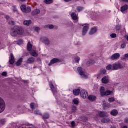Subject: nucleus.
<instances>
[{"instance_id":"nucleus-1","label":"nucleus","mask_w":128,"mask_h":128,"mask_svg":"<svg viewBox=\"0 0 128 128\" xmlns=\"http://www.w3.org/2000/svg\"><path fill=\"white\" fill-rule=\"evenodd\" d=\"M24 34V30L21 27L15 26L10 30V34L12 36H16L18 34L22 36Z\"/></svg>"},{"instance_id":"nucleus-2","label":"nucleus","mask_w":128,"mask_h":128,"mask_svg":"<svg viewBox=\"0 0 128 128\" xmlns=\"http://www.w3.org/2000/svg\"><path fill=\"white\" fill-rule=\"evenodd\" d=\"M120 68H124V66L120 62H115L112 64V70H118Z\"/></svg>"},{"instance_id":"nucleus-3","label":"nucleus","mask_w":128,"mask_h":128,"mask_svg":"<svg viewBox=\"0 0 128 128\" xmlns=\"http://www.w3.org/2000/svg\"><path fill=\"white\" fill-rule=\"evenodd\" d=\"M83 26V28L82 30V36H86V32H88V29L90 28V25L88 24H84Z\"/></svg>"},{"instance_id":"nucleus-4","label":"nucleus","mask_w":128,"mask_h":128,"mask_svg":"<svg viewBox=\"0 0 128 128\" xmlns=\"http://www.w3.org/2000/svg\"><path fill=\"white\" fill-rule=\"evenodd\" d=\"M40 40L46 46H50V39L48 37H42L40 38Z\"/></svg>"},{"instance_id":"nucleus-5","label":"nucleus","mask_w":128,"mask_h":128,"mask_svg":"<svg viewBox=\"0 0 128 128\" xmlns=\"http://www.w3.org/2000/svg\"><path fill=\"white\" fill-rule=\"evenodd\" d=\"M77 70L79 73V74L82 76V78H88V76L84 74V70H82L81 67H78Z\"/></svg>"},{"instance_id":"nucleus-6","label":"nucleus","mask_w":128,"mask_h":128,"mask_svg":"<svg viewBox=\"0 0 128 128\" xmlns=\"http://www.w3.org/2000/svg\"><path fill=\"white\" fill-rule=\"evenodd\" d=\"M80 94L82 98H86L88 96V91H86V90H82L80 92Z\"/></svg>"},{"instance_id":"nucleus-7","label":"nucleus","mask_w":128,"mask_h":128,"mask_svg":"<svg viewBox=\"0 0 128 128\" xmlns=\"http://www.w3.org/2000/svg\"><path fill=\"white\" fill-rule=\"evenodd\" d=\"M6 109V103L4 100L2 98H0V112H2Z\"/></svg>"},{"instance_id":"nucleus-8","label":"nucleus","mask_w":128,"mask_h":128,"mask_svg":"<svg viewBox=\"0 0 128 128\" xmlns=\"http://www.w3.org/2000/svg\"><path fill=\"white\" fill-rule=\"evenodd\" d=\"M120 56V54L115 53L112 55V56H110V60H118V58H119Z\"/></svg>"},{"instance_id":"nucleus-9","label":"nucleus","mask_w":128,"mask_h":128,"mask_svg":"<svg viewBox=\"0 0 128 128\" xmlns=\"http://www.w3.org/2000/svg\"><path fill=\"white\" fill-rule=\"evenodd\" d=\"M59 62L60 60L58 58H54L50 61V63L48 64V66H50L52 64H56V62Z\"/></svg>"},{"instance_id":"nucleus-10","label":"nucleus","mask_w":128,"mask_h":128,"mask_svg":"<svg viewBox=\"0 0 128 128\" xmlns=\"http://www.w3.org/2000/svg\"><path fill=\"white\" fill-rule=\"evenodd\" d=\"M36 62V58L34 57L29 58L26 61V64H34Z\"/></svg>"},{"instance_id":"nucleus-11","label":"nucleus","mask_w":128,"mask_h":128,"mask_svg":"<svg viewBox=\"0 0 128 128\" xmlns=\"http://www.w3.org/2000/svg\"><path fill=\"white\" fill-rule=\"evenodd\" d=\"M102 84H108L110 82V79H108V76H104L102 78Z\"/></svg>"},{"instance_id":"nucleus-12","label":"nucleus","mask_w":128,"mask_h":128,"mask_svg":"<svg viewBox=\"0 0 128 128\" xmlns=\"http://www.w3.org/2000/svg\"><path fill=\"white\" fill-rule=\"evenodd\" d=\"M49 85H50V86L54 96H56V88L54 86V84H52V82H50L49 84Z\"/></svg>"},{"instance_id":"nucleus-13","label":"nucleus","mask_w":128,"mask_h":128,"mask_svg":"<svg viewBox=\"0 0 128 128\" xmlns=\"http://www.w3.org/2000/svg\"><path fill=\"white\" fill-rule=\"evenodd\" d=\"M98 32V28L96 27H93L91 28L90 32H89V34L90 35L94 34H96Z\"/></svg>"},{"instance_id":"nucleus-14","label":"nucleus","mask_w":128,"mask_h":128,"mask_svg":"<svg viewBox=\"0 0 128 128\" xmlns=\"http://www.w3.org/2000/svg\"><path fill=\"white\" fill-rule=\"evenodd\" d=\"M88 98L90 102H94V100H96V96L94 95H90L88 96Z\"/></svg>"},{"instance_id":"nucleus-15","label":"nucleus","mask_w":128,"mask_h":128,"mask_svg":"<svg viewBox=\"0 0 128 128\" xmlns=\"http://www.w3.org/2000/svg\"><path fill=\"white\" fill-rule=\"evenodd\" d=\"M9 63L10 64H12L14 63V54H10V58L9 60Z\"/></svg>"},{"instance_id":"nucleus-16","label":"nucleus","mask_w":128,"mask_h":128,"mask_svg":"<svg viewBox=\"0 0 128 128\" xmlns=\"http://www.w3.org/2000/svg\"><path fill=\"white\" fill-rule=\"evenodd\" d=\"M100 96H104V94L106 92V90L104 88V87L101 86L100 90Z\"/></svg>"},{"instance_id":"nucleus-17","label":"nucleus","mask_w":128,"mask_h":128,"mask_svg":"<svg viewBox=\"0 0 128 128\" xmlns=\"http://www.w3.org/2000/svg\"><path fill=\"white\" fill-rule=\"evenodd\" d=\"M30 56H34V58H36V56H38V54L34 50H30Z\"/></svg>"},{"instance_id":"nucleus-18","label":"nucleus","mask_w":128,"mask_h":128,"mask_svg":"<svg viewBox=\"0 0 128 128\" xmlns=\"http://www.w3.org/2000/svg\"><path fill=\"white\" fill-rule=\"evenodd\" d=\"M40 12V11L38 9L34 10L32 12V16H36L39 14Z\"/></svg>"},{"instance_id":"nucleus-19","label":"nucleus","mask_w":128,"mask_h":128,"mask_svg":"<svg viewBox=\"0 0 128 128\" xmlns=\"http://www.w3.org/2000/svg\"><path fill=\"white\" fill-rule=\"evenodd\" d=\"M112 94V96H114V92L112 91H110L109 90H106L105 91V93L104 94V96H110Z\"/></svg>"},{"instance_id":"nucleus-20","label":"nucleus","mask_w":128,"mask_h":128,"mask_svg":"<svg viewBox=\"0 0 128 128\" xmlns=\"http://www.w3.org/2000/svg\"><path fill=\"white\" fill-rule=\"evenodd\" d=\"M128 9V4H124V6H122L120 8V10L122 12H126Z\"/></svg>"},{"instance_id":"nucleus-21","label":"nucleus","mask_w":128,"mask_h":128,"mask_svg":"<svg viewBox=\"0 0 128 128\" xmlns=\"http://www.w3.org/2000/svg\"><path fill=\"white\" fill-rule=\"evenodd\" d=\"M98 114H99V116L101 118H104V116H106V112H105L98 111Z\"/></svg>"},{"instance_id":"nucleus-22","label":"nucleus","mask_w":128,"mask_h":128,"mask_svg":"<svg viewBox=\"0 0 128 128\" xmlns=\"http://www.w3.org/2000/svg\"><path fill=\"white\" fill-rule=\"evenodd\" d=\"M73 94L74 96H78L80 94V89H75L73 90Z\"/></svg>"},{"instance_id":"nucleus-23","label":"nucleus","mask_w":128,"mask_h":128,"mask_svg":"<svg viewBox=\"0 0 128 128\" xmlns=\"http://www.w3.org/2000/svg\"><path fill=\"white\" fill-rule=\"evenodd\" d=\"M118 114V110L116 109L112 110L110 112L111 116H117Z\"/></svg>"},{"instance_id":"nucleus-24","label":"nucleus","mask_w":128,"mask_h":128,"mask_svg":"<svg viewBox=\"0 0 128 128\" xmlns=\"http://www.w3.org/2000/svg\"><path fill=\"white\" fill-rule=\"evenodd\" d=\"M30 24H32V20H26L24 22V25L26 26H28Z\"/></svg>"},{"instance_id":"nucleus-25","label":"nucleus","mask_w":128,"mask_h":128,"mask_svg":"<svg viewBox=\"0 0 128 128\" xmlns=\"http://www.w3.org/2000/svg\"><path fill=\"white\" fill-rule=\"evenodd\" d=\"M14 44H18V46H20V44H24V40L20 39L18 40V42L14 41Z\"/></svg>"},{"instance_id":"nucleus-26","label":"nucleus","mask_w":128,"mask_h":128,"mask_svg":"<svg viewBox=\"0 0 128 128\" xmlns=\"http://www.w3.org/2000/svg\"><path fill=\"white\" fill-rule=\"evenodd\" d=\"M30 106L32 110L34 109L35 108H38V104L37 103H34V102H32L30 104Z\"/></svg>"},{"instance_id":"nucleus-27","label":"nucleus","mask_w":128,"mask_h":128,"mask_svg":"<svg viewBox=\"0 0 128 128\" xmlns=\"http://www.w3.org/2000/svg\"><path fill=\"white\" fill-rule=\"evenodd\" d=\"M71 17L74 20H76L78 18V16H76V14L74 12H72L71 14Z\"/></svg>"},{"instance_id":"nucleus-28","label":"nucleus","mask_w":128,"mask_h":128,"mask_svg":"<svg viewBox=\"0 0 128 128\" xmlns=\"http://www.w3.org/2000/svg\"><path fill=\"white\" fill-rule=\"evenodd\" d=\"M32 12V8L30 6L26 7L25 11H24V12L25 14H28V12Z\"/></svg>"},{"instance_id":"nucleus-29","label":"nucleus","mask_w":128,"mask_h":128,"mask_svg":"<svg viewBox=\"0 0 128 128\" xmlns=\"http://www.w3.org/2000/svg\"><path fill=\"white\" fill-rule=\"evenodd\" d=\"M54 28V26L52 24H48L44 26V28H50V30H52Z\"/></svg>"},{"instance_id":"nucleus-30","label":"nucleus","mask_w":128,"mask_h":128,"mask_svg":"<svg viewBox=\"0 0 128 128\" xmlns=\"http://www.w3.org/2000/svg\"><path fill=\"white\" fill-rule=\"evenodd\" d=\"M50 118V114L48 113H45L42 116L43 120H48Z\"/></svg>"},{"instance_id":"nucleus-31","label":"nucleus","mask_w":128,"mask_h":128,"mask_svg":"<svg viewBox=\"0 0 128 128\" xmlns=\"http://www.w3.org/2000/svg\"><path fill=\"white\" fill-rule=\"evenodd\" d=\"M22 58H20L19 60H18L16 63V66H20L22 64Z\"/></svg>"},{"instance_id":"nucleus-32","label":"nucleus","mask_w":128,"mask_h":128,"mask_svg":"<svg viewBox=\"0 0 128 128\" xmlns=\"http://www.w3.org/2000/svg\"><path fill=\"white\" fill-rule=\"evenodd\" d=\"M12 8L14 12L16 14H18V9H16V6H12Z\"/></svg>"},{"instance_id":"nucleus-33","label":"nucleus","mask_w":128,"mask_h":128,"mask_svg":"<svg viewBox=\"0 0 128 128\" xmlns=\"http://www.w3.org/2000/svg\"><path fill=\"white\" fill-rule=\"evenodd\" d=\"M103 106L104 108H110V104L108 102H106L105 104L104 103L103 104Z\"/></svg>"},{"instance_id":"nucleus-34","label":"nucleus","mask_w":128,"mask_h":128,"mask_svg":"<svg viewBox=\"0 0 128 128\" xmlns=\"http://www.w3.org/2000/svg\"><path fill=\"white\" fill-rule=\"evenodd\" d=\"M115 28L116 30H120V28H122V25H120V24H117Z\"/></svg>"},{"instance_id":"nucleus-35","label":"nucleus","mask_w":128,"mask_h":128,"mask_svg":"<svg viewBox=\"0 0 128 128\" xmlns=\"http://www.w3.org/2000/svg\"><path fill=\"white\" fill-rule=\"evenodd\" d=\"M32 44L28 43L27 44V50H28V52H30L32 50Z\"/></svg>"},{"instance_id":"nucleus-36","label":"nucleus","mask_w":128,"mask_h":128,"mask_svg":"<svg viewBox=\"0 0 128 128\" xmlns=\"http://www.w3.org/2000/svg\"><path fill=\"white\" fill-rule=\"evenodd\" d=\"M26 5L24 4H22L21 6H20V10H21L23 12H24V11L26 10Z\"/></svg>"},{"instance_id":"nucleus-37","label":"nucleus","mask_w":128,"mask_h":128,"mask_svg":"<svg viewBox=\"0 0 128 128\" xmlns=\"http://www.w3.org/2000/svg\"><path fill=\"white\" fill-rule=\"evenodd\" d=\"M34 114H37L38 116H42V113L40 112L39 110L36 109L34 112Z\"/></svg>"},{"instance_id":"nucleus-38","label":"nucleus","mask_w":128,"mask_h":128,"mask_svg":"<svg viewBox=\"0 0 128 128\" xmlns=\"http://www.w3.org/2000/svg\"><path fill=\"white\" fill-rule=\"evenodd\" d=\"M106 70H112V65L109 64L106 67Z\"/></svg>"},{"instance_id":"nucleus-39","label":"nucleus","mask_w":128,"mask_h":128,"mask_svg":"<svg viewBox=\"0 0 128 128\" xmlns=\"http://www.w3.org/2000/svg\"><path fill=\"white\" fill-rule=\"evenodd\" d=\"M94 60H89L87 62V64H88V66H90L92 64H94Z\"/></svg>"},{"instance_id":"nucleus-40","label":"nucleus","mask_w":128,"mask_h":128,"mask_svg":"<svg viewBox=\"0 0 128 128\" xmlns=\"http://www.w3.org/2000/svg\"><path fill=\"white\" fill-rule=\"evenodd\" d=\"M6 120L4 118L0 120V124L4 126V124H6Z\"/></svg>"},{"instance_id":"nucleus-41","label":"nucleus","mask_w":128,"mask_h":128,"mask_svg":"<svg viewBox=\"0 0 128 128\" xmlns=\"http://www.w3.org/2000/svg\"><path fill=\"white\" fill-rule=\"evenodd\" d=\"M53 0H44L45 4H52Z\"/></svg>"},{"instance_id":"nucleus-42","label":"nucleus","mask_w":128,"mask_h":128,"mask_svg":"<svg viewBox=\"0 0 128 128\" xmlns=\"http://www.w3.org/2000/svg\"><path fill=\"white\" fill-rule=\"evenodd\" d=\"M82 10H84V7L82 6H78L76 8V10L80 12H82Z\"/></svg>"},{"instance_id":"nucleus-43","label":"nucleus","mask_w":128,"mask_h":128,"mask_svg":"<svg viewBox=\"0 0 128 128\" xmlns=\"http://www.w3.org/2000/svg\"><path fill=\"white\" fill-rule=\"evenodd\" d=\"M108 100L110 102H114V100H116V98H114V97H111L108 98Z\"/></svg>"},{"instance_id":"nucleus-44","label":"nucleus","mask_w":128,"mask_h":128,"mask_svg":"<svg viewBox=\"0 0 128 128\" xmlns=\"http://www.w3.org/2000/svg\"><path fill=\"white\" fill-rule=\"evenodd\" d=\"M74 60L75 62H80V57L77 56L75 57Z\"/></svg>"},{"instance_id":"nucleus-45","label":"nucleus","mask_w":128,"mask_h":128,"mask_svg":"<svg viewBox=\"0 0 128 128\" xmlns=\"http://www.w3.org/2000/svg\"><path fill=\"white\" fill-rule=\"evenodd\" d=\"M110 38H116V34L114 33L110 35Z\"/></svg>"},{"instance_id":"nucleus-46","label":"nucleus","mask_w":128,"mask_h":128,"mask_svg":"<svg viewBox=\"0 0 128 128\" xmlns=\"http://www.w3.org/2000/svg\"><path fill=\"white\" fill-rule=\"evenodd\" d=\"M72 112H76V106H72Z\"/></svg>"},{"instance_id":"nucleus-47","label":"nucleus","mask_w":128,"mask_h":128,"mask_svg":"<svg viewBox=\"0 0 128 128\" xmlns=\"http://www.w3.org/2000/svg\"><path fill=\"white\" fill-rule=\"evenodd\" d=\"M73 102L74 104H78V100L76 99H74L73 100Z\"/></svg>"},{"instance_id":"nucleus-48","label":"nucleus","mask_w":128,"mask_h":128,"mask_svg":"<svg viewBox=\"0 0 128 128\" xmlns=\"http://www.w3.org/2000/svg\"><path fill=\"white\" fill-rule=\"evenodd\" d=\"M70 124L72 126V128H74L76 126V122H74V121H72V122H71Z\"/></svg>"},{"instance_id":"nucleus-49","label":"nucleus","mask_w":128,"mask_h":128,"mask_svg":"<svg viewBox=\"0 0 128 128\" xmlns=\"http://www.w3.org/2000/svg\"><path fill=\"white\" fill-rule=\"evenodd\" d=\"M126 43H123L121 44L120 46H121V48H126Z\"/></svg>"},{"instance_id":"nucleus-50","label":"nucleus","mask_w":128,"mask_h":128,"mask_svg":"<svg viewBox=\"0 0 128 128\" xmlns=\"http://www.w3.org/2000/svg\"><path fill=\"white\" fill-rule=\"evenodd\" d=\"M1 74L3 76H8V73L6 72H2V74Z\"/></svg>"},{"instance_id":"nucleus-51","label":"nucleus","mask_w":128,"mask_h":128,"mask_svg":"<svg viewBox=\"0 0 128 128\" xmlns=\"http://www.w3.org/2000/svg\"><path fill=\"white\" fill-rule=\"evenodd\" d=\"M34 30L36 32H38V30H40V28L39 27H36Z\"/></svg>"},{"instance_id":"nucleus-52","label":"nucleus","mask_w":128,"mask_h":128,"mask_svg":"<svg viewBox=\"0 0 128 128\" xmlns=\"http://www.w3.org/2000/svg\"><path fill=\"white\" fill-rule=\"evenodd\" d=\"M124 122L126 124H128V118H126L124 119Z\"/></svg>"},{"instance_id":"nucleus-53","label":"nucleus","mask_w":128,"mask_h":128,"mask_svg":"<svg viewBox=\"0 0 128 128\" xmlns=\"http://www.w3.org/2000/svg\"><path fill=\"white\" fill-rule=\"evenodd\" d=\"M106 122H110V119L108 118H106Z\"/></svg>"},{"instance_id":"nucleus-54","label":"nucleus","mask_w":128,"mask_h":128,"mask_svg":"<svg viewBox=\"0 0 128 128\" xmlns=\"http://www.w3.org/2000/svg\"><path fill=\"white\" fill-rule=\"evenodd\" d=\"M102 122H106V118H104L101 120Z\"/></svg>"},{"instance_id":"nucleus-55","label":"nucleus","mask_w":128,"mask_h":128,"mask_svg":"<svg viewBox=\"0 0 128 128\" xmlns=\"http://www.w3.org/2000/svg\"><path fill=\"white\" fill-rule=\"evenodd\" d=\"M9 24H14V21H10V22H9Z\"/></svg>"},{"instance_id":"nucleus-56","label":"nucleus","mask_w":128,"mask_h":128,"mask_svg":"<svg viewBox=\"0 0 128 128\" xmlns=\"http://www.w3.org/2000/svg\"><path fill=\"white\" fill-rule=\"evenodd\" d=\"M122 2H128V0H122Z\"/></svg>"},{"instance_id":"nucleus-57","label":"nucleus","mask_w":128,"mask_h":128,"mask_svg":"<svg viewBox=\"0 0 128 128\" xmlns=\"http://www.w3.org/2000/svg\"><path fill=\"white\" fill-rule=\"evenodd\" d=\"M124 56H125L126 58H128V54H124Z\"/></svg>"},{"instance_id":"nucleus-58","label":"nucleus","mask_w":128,"mask_h":128,"mask_svg":"<svg viewBox=\"0 0 128 128\" xmlns=\"http://www.w3.org/2000/svg\"><path fill=\"white\" fill-rule=\"evenodd\" d=\"M40 58H37V62H40Z\"/></svg>"},{"instance_id":"nucleus-59","label":"nucleus","mask_w":128,"mask_h":128,"mask_svg":"<svg viewBox=\"0 0 128 128\" xmlns=\"http://www.w3.org/2000/svg\"><path fill=\"white\" fill-rule=\"evenodd\" d=\"M32 128V126H29L28 128H26V127L24 128V127H22V128Z\"/></svg>"},{"instance_id":"nucleus-60","label":"nucleus","mask_w":128,"mask_h":128,"mask_svg":"<svg viewBox=\"0 0 128 128\" xmlns=\"http://www.w3.org/2000/svg\"><path fill=\"white\" fill-rule=\"evenodd\" d=\"M64 2H70L72 0H64Z\"/></svg>"},{"instance_id":"nucleus-61","label":"nucleus","mask_w":128,"mask_h":128,"mask_svg":"<svg viewBox=\"0 0 128 128\" xmlns=\"http://www.w3.org/2000/svg\"><path fill=\"white\" fill-rule=\"evenodd\" d=\"M122 128H128V126H124Z\"/></svg>"},{"instance_id":"nucleus-62","label":"nucleus","mask_w":128,"mask_h":128,"mask_svg":"<svg viewBox=\"0 0 128 128\" xmlns=\"http://www.w3.org/2000/svg\"><path fill=\"white\" fill-rule=\"evenodd\" d=\"M104 72V74H105V72H106V70H103Z\"/></svg>"},{"instance_id":"nucleus-63","label":"nucleus","mask_w":128,"mask_h":128,"mask_svg":"<svg viewBox=\"0 0 128 128\" xmlns=\"http://www.w3.org/2000/svg\"><path fill=\"white\" fill-rule=\"evenodd\" d=\"M126 40H127L128 41V36L127 37H126Z\"/></svg>"},{"instance_id":"nucleus-64","label":"nucleus","mask_w":128,"mask_h":128,"mask_svg":"<svg viewBox=\"0 0 128 128\" xmlns=\"http://www.w3.org/2000/svg\"><path fill=\"white\" fill-rule=\"evenodd\" d=\"M28 126H32V124H28Z\"/></svg>"}]
</instances>
